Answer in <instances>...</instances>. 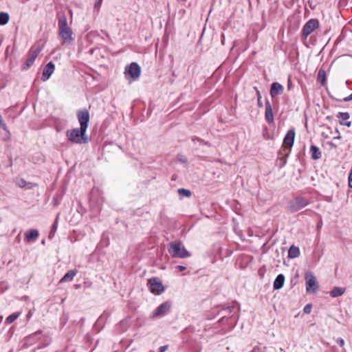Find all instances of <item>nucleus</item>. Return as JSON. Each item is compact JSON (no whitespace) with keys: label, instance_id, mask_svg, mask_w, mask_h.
Masks as SVG:
<instances>
[{"label":"nucleus","instance_id":"obj_1","mask_svg":"<svg viewBox=\"0 0 352 352\" xmlns=\"http://www.w3.org/2000/svg\"><path fill=\"white\" fill-rule=\"evenodd\" d=\"M58 35L62 40V44H71L74 38L72 28L68 25L65 16H60L58 22Z\"/></svg>","mask_w":352,"mask_h":352},{"label":"nucleus","instance_id":"obj_2","mask_svg":"<svg viewBox=\"0 0 352 352\" xmlns=\"http://www.w3.org/2000/svg\"><path fill=\"white\" fill-rule=\"evenodd\" d=\"M168 252L173 258H185L191 256V254L179 241L170 242L169 244Z\"/></svg>","mask_w":352,"mask_h":352},{"label":"nucleus","instance_id":"obj_3","mask_svg":"<svg viewBox=\"0 0 352 352\" xmlns=\"http://www.w3.org/2000/svg\"><path fill=\"white\" fill-rule=\"evenodd\" d=\"M85 133V130H82V129L81 128H76L67 131L66 136L68 138V140L73 143L84 144L88 142Z\"/></svg>","mask_w":352,"mask_h":352},{"label":"nucleus","instance_id":"obj_4","mask_svg":"<svg viewBox=\"0 0 352 352\" xmlns=\"http://www.w3.org/2000/svg\"><path fill=\"white\" fill-rule=\"evenodd\" d=\"M306 291L307 293L314 294L319 288L316 277L311 272H307L305 274Z\"/></svg>","mask_w":352,"mask_h":352},{"label":"nucleus","instance_id":"obj_5","mask_svg":"<svg viewBox=\"0 0 352 352\" xmlns=\"http://www.w3.org/2000/svg\"><path fill=\"white\" fill-rule=\"evenodd\" d=\"M141 73L140 67L136 63H132L126 66L124 71L125 77L129 80H136Z\"/></svg>","mask_w":352,"mask_h":352},{"label":"nucleus","instance_id":"obj_6","mask_svg":"<svg viewBox=\"0 0 352 352\" xmlns=\"http://www.w3.org/2000/svg\"><path fill=\"white\" fill-rule=\"evenodd\" d=\"M148 288L153 294H160L164 292V287L157 278H152L148 281Z\"/></svg>","mask_w":352,"mask_h":352},{"label":"nucleus","instance_id":"obj_7","mask_svg":"<svg viewBox=\"0 0 352 352\" xmlns=\"http://www.w3.org/2000/svg\"><path fill=\"white\" fill-rule=\"evenodd\" d=\"M78 120L80 124V128L87 131L89 122V113L87 110L79 111L77 113Z\"/></svg>","mask_w":352,"mask_h":352},{"label":"nucleus","instance_id":"obj_8","mask_svg":"<svg viewBox=\"0 0 352 352\" xmlns=\"http://www.w3.org/2000/svg\"><path fill=\"white\" fill-rule=\"evenodd\" d=\"M319 23L316 19L309 20L303 26L302 33L306 38L315 29L318 27Z\"/></svg>","mask_w":352,"mask_h":352},{"label":"nucleus","instance_id":"obj_9","mask_svg":"<svg viewBox=\"0 0 352 352\" xmlns=\"http://www.w3.org/2000/svg\"><path fill=\"white\" fill-rule=\"evenodd\" d=\"M40 51H41V50L39 47L32 48L30 50L28 56V58L23 67V69H28L32 65L35 59L36 58L38 54L40 53Z\"/></svg>","mask_w":352,"mask_h":352},{"label":"nucleus","instance_id":"obj_10","mask_svg":"<svg viewBox=\"0 0 352 352\" xmlns=\"http://www.w3.org/2000/svg\"><path fill=\"white\" fill-rule=\"evenodd\" d=\"M170 307H171V304L169 302H165L161 304L153 311L152 317L157 318V317H160V316H164L169 311Z\"/></svg>","mask_w":352,"mask_h":352},{"label":"nucleus","instance_id":"obj_11","mask_svg":"<svg viewBox=\"0 0 352 352\" xmlns=\"http://www.w3.org/2000/svg\"><path fill=\"white\" fill-rule=\"evenodd\" d=\"M336 117L338 118V122L340 125L346 126L347 127H350L351 126L352 123L349 120L350 114L348 112H338Z\"/></svg>","mask_w":352,"mask_h":352},{"label":"nucleus","instance_id":"obj_12","mask_svg":"<svg viewBox=\"0 0 352 352\" xmlns=\"http://www.w3.org/2000/svg\"><path fill=\"white\" fill-rule=\"evenodd\" d=\"M294 138H295L294 129L289 130L283 140L284 146L289 148H292V146L294 144Z\"/></svg>","mask_w":352,"mask_h":352},{"label":"nucleus","instance_id":"obj_13","mask_svg":"<svg viewBox=\"0 0 352 352\" xmlns=\"http://www.w3.org/2000/svg\"><path fill=\"white\" fill-rule=\"evenodd\" d=\"M54 69L55 66L52 62L47 63L43 69L42 74V80L43 81H46L47 80H48L51 75L54 73Z\"/></svg>","mask_w":352,"mask_h":352},{"label":"nucleus","instance_id":"obj_14","mask_svg":"<svg viewBox=\"0 0 352 352\" xmlns=\"http://www.w3.org/2000/svg\"><path fill=\"white\" fill-rule=\"evenodd\" d=\"M283 87L278 82H273L270 88V96L272 98L283 94Z\"/></svg>","mask_w":352,"mask_h":352},{"label":"nucleus","instance_id":"obj_15","mask_svg":"<svg viewBox=\"0 0 352 352\" xmlns=\"http://www.w3.org/2000/svg\"><path fill=\"white\" fill-rule=\"evenodd\" d=\"M307 201L302 198L296 199L292 204L291 207L294 211H298L307 205Z\"/></svg>","mask_w":352,"mask_h":352},{"label":"nucleus","instance_id":"obj_16","mask_svg":"<svg viewBox=\"0 0 352 352\" xmlns=\"http://www.w3.org/2000/svg\"><path fill=\"white\" fill-rule=\"evenodd\" d=\"M25 239L28 242H34L37 240L38 237V231L36 229H31L28 230L25 234Z\"/></svg>","mask_w":352,"mask_h":352},{"label":"nucleus","instance_id":"obj_17","mask_svg":"<svg viewBox=\"0 0 352 352\" xmlns=\"http://www.w3.org/2000/svg\"><path fill=\"white\" fill-rule=\"evenodd\" d=\"M285 282V276L283 274H278L274 282V289H280L283 287Z\"/></svg>","mask_w":352,"mask_h":352},{"label":"nucleus","instance_id":"obj_18","mask_svg":"<svg viewBox=\"0 0 352 352\" xmlns=\"http://www.w3.org/2000/svg\"><path fill=\"white\" fill-rule=\"evenodd\" d=\"M265 118L269 122L274 120L272 109L269 102L265 104Z\"/></svg>","mask_w":352,"mask_h":352},{"label":"nucleus","instance_id":"obj_19","mask_svg":"<svg viewBox=\"0 0 352 352\" xmlns=\"http://www.w3.org/2000/svg\"><path fill=\"white\" fill-rule=\"evenodd\" d=\"M77 270H70L67 272L64 276L60 279V283L72 281L74 277L76 275Z\"/></svg>","mask_w":352,"mask_h":352},{"label":"nucleus","instance_id":"obj_20","mask_svg":"<svg viewBox=\"0 0 352 352\" xmlns=\"http://www.w3.org/2000/svg\"><path fill=\"white\" fill-rule=\"evenodd\" d=\"M300 255V250L295 245H292L288 251V257L290 258H295Z\"/></svg>","mask_w":352,"mask_h":352},{"label":"nucleus","instance_id":"obj_21","mask_svg":"<svg viewBox=\"0 0 352 352\" xmlns=\"http://www.w3.org/2000/svg\"><path fill=\"white\" fill-rule=\"evenodd\" d=\"M310 152L311 154V157L314 160H318L322 156L321 152L320 151L319 148L314 145L311 146Z\"/></svg>","mask_w":352,"mask_h":352},{"label":"nucleus","instance_id":"obj_22","mask_svg":"<svg viewBox=\"0 0 352 352\" xmlns=\"http://www.w3.org/2000/svg\"><path fill=\"white\" fill-rule=\"evenodd\" d=\"M345 292V289L342 287H335L330 292L332 297L336 298L342 296Z\"/></svg>","mask_w":352,"mask_h":352},{"label":"nucleus","instance_id":"obj_23","mask_svg":"<svg viewBox=\"0 0 352 352\" xmlns=\"http://www.w3.org/2000/svg\"><path fill=\"white\" fill-rule=\"evenodd\" d=\"M21 313L20 311L12 314L6 318V323L8 324L13 322L21 316Z\"/></svg>","mask_w":352,"mask_h":352},{"label":"nucleus","instance_id":"obj_24","mask_svg":"<svg viewBox=\"0 0 352 352\" xmlns=\"http://www.w3.org/2000/svg\"><path fill=\"white\" fill-rule=\"evenodd\" d=\"M10 16L6 12H0V25H4L9 21Z\"/></svg>","mask_w":352,"mask_h":352},{"label":"nucleus","instance_id":"obj_25","mask_svg":"<svg viewBox=\"0 0 352 352\" xmlns=\"http://www.w3.org/2000/svg\"><path fill=\"white\" fill-rule=\"evenodd\" d=\"M318 80L323 85L326 81V74L324 70H320L318 74Z\"/></svg>","mask_w":352,"mask_h":352},{"label":"nucleus","instance_id":"obj_26","mask_svg":"<svg viewBox=\"0 0 352 352\" xmlns=\"http://www.w3.org/2000/svg\"><path fill=\"white\" fill-rule=\"evenodd\" d=\"M177 192H178V194L182 197H188L191 195V192L189 190L184 189V188H179V189H178Z\"/></svg>","mask_w":352,"mask_h":352},{"label":"nucleus","instance_id":"obj_27","mask_svg":"<svg viewBox=\"0 0 352 352\" xmlns=\"http://www.w3.org/2000/svg\"><path fill=\"white\" fill-rule=\"evenodd\" d=\"M311 305L308 304L304 307L303 311L305 314H309L311 311Z\"/></svg>","mask_w":352,"mask_h":352},{"label":"nucleus","instance_id":"obj_28","mask_svg":"<svg viewBox=\"0 0 352 352\" xmlns=\"http://www.w3.org/2000/svg\"><path fill=\"white\" fill-rule=\"evenodd\" d=\"M348 182H349V186L352 188V168L351 169L349 172V175L348 177Z\"/></svg>","mask_w":352,"mask_h":352},{"label":"nucleus","instance_id":"obj_29","mask_svg":"<svg viewBox=\"0 0 352 352\" xmlns=\"http://www.w3.org/2000/svg\"><path fill=\"white\" fill-rule=\"evenodd\" d=\"M336 342L341 347H344V340L342 338H338Z\"/></svg>","mask_w":352,"mask_h":352},{"label":"nucleus","instance_id":"obj_30","mask_svg":"<svg viewBox=\"0 0 352 352\" xmlns=\"http://www.w3.org/2000/svg\"><path fill=\"white\" fill-rule=\"evenodd\" d=\"M175 269H176V270H177V272H182V271H184V270H186V267L182 266V265H177V266L175 267Z\"/></svg>","mask_w":352,"mask_h":352},{"label":"nucleus","instance_id":"obj_31","mask_svg":"<svg viewBox=\"0 0 352 352\" xmlns=\"http://www.w3.org/2000/svg\"><path fill=\"white\" fill-rule=\"evenodd\" d=\"M335 131L336 133L337 136L334 138V140H340L342 138V137L340 135V133L339 130L338 129H336Z\"/></svg>","mask_w":352,"mask_h":352},{"label":"nucleus","instance_id":"obj_32","mask_svg":"<svg viewBox=\"0 0 352 352\" xmlns=\"http://www.w3.org/2000/svg\"><path fill=\"white\" fill-rule=\"evenodd\" d=\"M25 181L23 180V179H21L19 183H18V185L19 187H24L25 186Z\"/></svg>","mask_w":352,"mask_h":352},{"label":"nucleus","instance_id":"obj_33","mask_svg":"<svg viewBox=\"0 0 352 352\" xmlns=\"http://www.w3.org/2000/svg\"><path fill=\"white\" fill-rule=\"evenodd\" d=\"M167 349V346H162L160 347L159 352H165Z\"/></svg>","mask_w":352,"mask_h":352},{"label":"nucleus","instance_id":"obj_34","mask_svg":"<svg viewBox=\"0 0 352 352\" xmlns=\"http://www.w3.org/2000/svg\"><path fill=\"white\" fill-rule=\"evenodd\" d=\"M352 100V94H351V95H349V96H347V97H346V98H344L343 99V100H344V102H348V101H350V100Z\"/></svg>","mask_w":352,"mask_h":352},{"label":"nucleus","instance_id":"obj_35","mask_svg":"<svg viewBox=\"0 0 352 352\" xmlns=\"http://www.w3.org/2000/svg\"><path fill=\"white\" fill-rule=\"evenodd\" d=\"M0 126L3 127V128H5V126H6L5 124L3 122L2 118H1V115H0Z\"/></svg>","mask_w":352,"mask_h":352},{"label":"nucleus","instance_id":"obj_36","mask_svg":"<svg viewBox=\"0 0 352 352\" xmlns=\"http://www.w3.org/2000/svg\"><path fill=\"white\" fill-rule=\"evenodd\" d=\"M255 89L256 91V95H257V97H258V100H260L261 98L260 91L256 88H255Z\"/></svg>","mask_w":352,"mask_h":352},{"label":"nucleus","instance_id":"obj_37","mask_svg":"<svg viewBox=\"0 0 352 352\" xmlns=\"http://www.w3.org/2000/svg\"><path fill=\"white\" fill-rule=\"evenodd\" d=\"M287 86H288V89H290L291 88V86H292V82H291V80L289 78L288 79V84H287Z\"/></svg>","mask_w":352,"mask_h":352},{"label":"nucleus","instance_id":"obj_38","mask_svg":"<svg viewBox=\"0 0 352 352\" xmlns=\"http://www.w3.org/2000/svg\"><path fill=\"white\" fill-rule=\"evenodd\" d=\"M180 160H181L182 162H186V158L181 159Z\"/></svg>","mask_w":352,"mask_h":352},{"label":"nucleus","instance_id":"obj_39","mask_svg":"<svg viewBox=\"0 0 352 352\" xmlns=\"http://www.w3.org/2000/svg\"><path fill=\"white\" fill-rule=\"evenodd\" d=\"M56 225H54V226H53V230H56Z\"/></svg>","mask_w":352,"mask_h":352},{"label":"nucleus","instance_id":"obj_40","mask_svg":"<svg viewBox=\"0 0 352 352\" xmlns=\"http://www.w3.org/2000/svg\"><path fill=\"white\" fill-rule=\"evenodd\" d=\"M2 319H3V316H0V322H1Z\"/></svg>","mask_w":352,"mask_h":352},{"label":"nucleus","instance_id":"obj_41","mask_svg":"<svg viewBox=\"0 0 352 352\" xmlns=\"http://www.w3.org/2000/svg\"><path fill=\"white\" fill-rule=\"evenodd\" d=\"M330 145H331V146H334V147L336 146H334V145H333V144H332V143H331V144H330Z\"/></svg>","mask_w":352,"mask_h":352}]
</instances>
